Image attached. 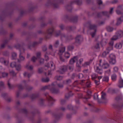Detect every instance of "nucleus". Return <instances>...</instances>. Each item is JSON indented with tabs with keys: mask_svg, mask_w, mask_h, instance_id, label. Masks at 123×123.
I'll list each match as a JSON object with an SVG mask.
<instances>
[{
	"mask_svg": "<svg viewBox=\"0 0 123 123\" xmlns=\"http://www.w3.org/2000/svg\"><path fill=\"white\" fill-rule=\"evenodd\" d=\"M56 82H55L51 84V85H48L43 86L41 88V90L44 91L46 89H49L52 93H56L59 92V90L58 89H56L54 88L56 84Z\"/></svg>",
	"mask_w": 123,
	"mask_h": 123,
	"instance_id": "obj_1",
	"label": "nucleus"
},
{
	"mask_svg": "<svg viewBox=\"0 0 123 123\" xmlns=\"http://www.w3.org/2000/svg\"><path fill=\"white\" fill-rule=\"evenodd\" d=\"M78 57L77 56H75L73 58L71 59L69 61V63L71 64H73L75 62H77L76 64L77 66L80 67L81 65V62L83 61V59L81 58L79 60V64H78Z\"/></svg>",
	"mask_w": 123,
	"mask_h": 123,
	"instance_id": "obj_2",
	"label": "nucleus"
},
{
	"mask_svg": "<svg viewBox=\"0 0 123 123\" xmlns=\"http://www.w3.org/2000/svg\"><path fill=\"white\" fill-rule=\"evenodd\" d=\"M114 8L113 7L110 8L109 12L106 11L103 12H102L98 13L97 14V16L98 17H100L102 14L106 15L108 17L109 16V15L111 14L113 12Z\"/></svg>",
	"mask_w": 123,
	"mask_h": 123,
	"instance_id": "obj_3",
	"label": "nucleus"
},
{
	"mask_svg": "<svg viewBox=\"0 0 123 123\" xmlns=\"http://www.w3.org/2000/svg\"><path fill=\"white\" fill-rule=\"evenodd\" d=\"M54 30V29L53 26L49 28L46 31V33L47 34L45 36V37L47 39L51 37V36L53 34Z\"/></svg>",
	"mask_w": 123,
	"mask_h": 123,
	"instance_id": "obj_4",
	"label": "nucleus"
},
{
	"mask_svg": "<svg viewBox=\"0 0 123 123\" xmlns=\"http://www.w3.org/2000/svg\"><path fill=\"white\" fill-rule=\"evenodd\" d=\"M99 65L100 67H101L103 69H106L108 68L109 65L108 62L104 60L102 61L101 59L100 60Z\"/></svg>",
	"mask_w": 123,
	"mask_h": 123,
	"instance_id": "obj_5",
	"label": "nucleus"
},
{
	"mask_svg": "<svg viewBox=\"0 0 123 123\" xmlns=\"http://www.w3.org/2000/svg\"><path fill=\"white\" fill-rule=\"evenodd\" d=\"M60 35L61 38L62 40H66L67 35L64 33H61V31L59 30L56 31L55 34V36L57 37Z\"/></svg>",
	"mask_w": 123,
	"mask_h": 123,
	"instance_id": "obj_6",
	"label": "nucleus"
},
{
	"mask_svg": "<svg viewBox=\"0 0 123 123\" xmlns=\"http://www.w3.org/2000/svg\"><path fill=\"white\" fill-rule=\"evenodd\" d=\"M109 57V63L112 64H115L116 62L115 56L113 54H111L110 55Z\"/></svg>",
	"mask_w": 123,
	"mask_h": 123,
	"instance_id": "obj_7",
	"label": "nucleus"
},
{
	"mask_svg": "<svg viewBox=\"0 0 123 123\" xmlns=\"http://www.w3.org/2000/svg\"><path fill=\"white\" fill-rule=\"evenodd\" d=\"M67 68V66L63 65L61 66L58 70L57 71L59 73L61 74H63L66 71Z\"/></svg>",
	"mask_w": 123,
	"mask_h": 123,
	"instance_id": "obj_8",
	"label": "nucleus"
},
{
	"mask_svg": "<svg viewBox=\"0 0 123 123\" xmlns=\"http://www.w3.org/2000/svg\"><path fill=\"white\" fill-rule=\"evenodd\" d=\"M44 95L46 97L47 99L49 101V103H51V104L49 105H52L53 103V102L55 101V99L50 96L47 92L45 93Z\"/></svg>",
	"mask_w": 123,
	"mask_h": 123,
	"instance_id": "obj_9",
	"label": "nucleus"
},
{
	"mask_svg": "<svg viewBox=\"0 0 123 123\" xmlns=\"http://www.w3.org/2000/svg\"><path fill=\"white\" fill-rule=\"evenodd\" d=\"M65 46H63L60 49L58 52V54L60 55V60L62 62L64 61V59L61 56V55L65 51Z\"/></svg>",
	"mask_w": 123,
	"mask_h": 123,
	"instance_id": "obj_10",
	"label": "nucleus"
},
{
	"mask_svg": "<svg viewBox=\"0 0 123 123\" xmlns=\"http://www.w3.org/2000/svg\"><path fill=\"white\" fill-rule=\"evenodd\" d=\"M97 26L95 25H89V28L91 29H94V31L92 32L90 34L92 37H93L96 34V28Z\"/></svg>",
	"mask_w": 123,
	"mask_h": 123,
	"instance_id": "obj_11",
	"label": "nucleus"
},
{
	"mask_svg": "<svg viewBox=\"0 0 123 123\" xmlns=\"http://www.w3.org/2000/svg\"><path fill=\"white\" fill-rule=\"evenodd\" d=\"M40 43V42H37L36 41L33 42L32 44H31L30 43H29L28 44V48L31 49V47H34L35 46Z\"/></svg>",
	"mask_w": 123,
	"mask_h": 123,
	"instance_id": "obj_12",
	"label": "nucleus"
},
{
	"mask_svg": "<svg viewBox=\"0 0 123 123\" xmlns=\"http://www.w3.org/2000/svg\"><path fill=\"white\" fill-rule=\"evenodd\" d=\"M95 72L99 74H101L103 73L102 70L101 69H100L98 66L97 65L96 66L94 67Z\"/></svg>",
	"mask_w": 123,
	"mask_h": 123,
	"instance_id": "obj_13",
	"label": "nucleus"
},
{
	"mask_svg": "<svg viewBox=\"0 0 123 123\" xmlns=\"http://www.w3.org/2000/svg\"><path fill=\"white\" fill-rule=\"evenodd\" d=\"M50 65L51 66L52 70H53L55 69V65L52 62H50L49 63H48L47 65L45 66V68H48L50 67ZM45 68L46 69V68Z\"/></svg>",
	"mask_w": 123,
	"mask_h": 123,
	"instance_id": "obj_14",
	"label": "nucleus"
},
{
	"mask_svg": "<svg viewBox=\"0 0 123 123\" xmlns=\"http://www.w3.org/2000/svg\"><path fill=\"white\" fill-rule=\"evenodd\" d=\"M115 34L119 38H120L123 36V31L121 30H119L116 32Z\"/></svg>",
	"mask_w": 123,
	"mask_h": 123,
	"instance_id": "obj_15",
	"label": "nucleus"
},
{
	"mask_svg": "<svg viewBox=\"0 0 123 123\" xmlns=\"http://www.w3.org/2000/svg\"><path fill=\"white\" fill-rule=\"evenodd\" d=\"M92 48L96 51H99L100 50V49L99 44L98 43H97L95 45L92 46Z\"/></svg>",
	"mask_w": 123,
	"mask_h": 123,
	"instance_id": "obj_16",
	"label": "nucleus"
},
{
	"mask_svg": "<svg viewBox=\"0 0 123 123\" xmlns=\"http://www.w3.org/2000/svg\"><path fill=\"white\" fill-rule=\"evenodd\" d=\"M123 6H119L117 7L116 12L118 14L120 15L122 14V12L120 10H122V8Z\"/></svg>",
	"mask_w": 123,
	"mask_h": 123,
	"instance_id": "obj_17",
	"label": "nucleus"
},
{
	"mask_svg": "<svg viewBox=\"0 0 123 123\" xmlns=\"http://www.w3.org/2000/svg\"><path fill=\"white\" fill-rule=\"evenodd\" d=\"M81 82L82 83H86V86L88 87H91V82L89 80H82Z\"/></svg>",
	"mask_w": 123,
	"mask_h": 123,
	"instance_id": "obj_18",
	"label": "nucleus"
},
{
	"mask_svg": "<svg viewBox=\"0 0 123 123\" xmlns=\"http://www.w3.org/2000/svg\"><path fill=\"white\" fill-rule=\"evenodd\" d=\"M118 86L120 88L123 87V80L120 77L119 80Z\"/></svg>",
	"mask_w": 123,
	"mask_h": 123,
	"instance_id": "obj_19",
	"label": "nucleus"
},
{
	"mask_svg": "<svg viewBox=\"0 0 123 123\" xmlns=\"http://www.w3.org/2000/svg\"><path fill=\"white\" fill-rule=\"evenodd\" d=\"M123 21V16H121L120 18H118L117 19V23L116 25H118L121 24Z\"/></svg>",
	"mask_w": 123,
	"mask_h": 123,
	"instance_id": "obj_20",
	"label": "nucleus"
},
{
	"mask_svg": "<svg viewBox=\"0 0 123 123\" xmlns=\"http://www.w3.org/2000/svg\"><path fill=\"white\" fill-rule=\"evenodd\" d=\"M101 94V99L103 100H105V102H104L105 103L108 100L106 98V93H103L102 92Z\"/></svg>",
	"mask_w": 123,
	"mask_h": 123,
	"instance_id": "obj_21",
	"label": "nucleus"
},
{
	"mask_svg": "<svg viewBox=\"0 0 123 123\" xmlns=\"http://www.w3.org/2000/svg\"><path fill=\"white\" fill-rule=\"evenodd\" d=\"M20 53L19 55V57L20 59H18V62H20L21 61H24L25 59V58L21 55V50H20Z\"/></svg>",
	"mask_w": 123,
	"mask_h": 123,
	"instance_id": "obj_22",
	"label": "nucleus"
},
{
	"mask_svg": "<svg viewBox=\"0 0 123 123\" xmlns=\"http://www.w3.org/2000/svg\"><path fill=\"white\" fill-rule=\"evenodd\" d=\"M123 44V42L121 43H117L115 45V47L117 49H120L122 48Z\"/></svg>",
	"mask_w": 123,
	"mask_h": 123,
	"instance_id": "obj_23",
	"label": "nucleus"
},
{
	"mask_svg": "<svg viewBox=\"0 0 123 123\" xmlns=\"http://www.w3.org/2000/svg\"><path fill=\"white\" fill-rule=\"evenodd\" d=\"M107 43V40L106 38L103 39L101 42V44L102 46L105 45Z\"/></svg>",
	"mask_w": 123,
	"mask_h": 123,
	"instance_id": "obj_24",
	"label": "nucleus"
},
{
	"mask_svg": "<svg viewBox=\"0 0 123 123\" xmlns=\"http://www.w3.org/2000/svg\"><path fill=\"white\" fill-rule=\"evenodd\" d=\"M0 62L2 63L5 65H7L8 63V62H6L5 59L3 58H0Z\"/></svg>",
	"mask_w": 123,
	"mask_h": 123,
	"instance_id": "obj_25",
	"label": "nucleus"
},
{
	"mask_svg": "<svg viewBox=\"0 0 123 123\" xmlns=\"http://www.w3.org/2000/svg\"><path fill=\"white\" fill-rule=\"evenodd\" d=\"M63 77L62 76L57 75L55 77V78L57 80L61 81Z\"/></svg>",
	"mask_w": 123,
	"mask_h": 123,
	"instance_id": "obj_26",
	"label": "nucleus"
},
{
	"mask_svg": "<svg viewBox=\"0 0 123 123\" xmlns=\"http://www.w3.org/2000/svg\"><path fill=\"white\" fill-rule=\"evenodd\" d=\"M75 39L78 41L82 42L83 40V38L81 36L78 35L76 37Z\"/></svg>",
	"mask_w": 123,
	"mask_h": 123,
	"instance_id": "obj_27",
	"label": "nucleus"
},
{
	"mask_svg": "<svg viewBox=\"0 0 123 123\" xmlns=\"http://www.w3.org/2000/svg\"><path fill=\"white\" fill-rule=\"evenodd\" d=\"M39 96V94L37 93H35L31 95V98L32 100L35 99Z\"/></svg>",
	"mask_w": 123,
	"mask_h": 123,
	"instance_id": "obj_28",
	"label": "nucleus"
},
{
	"mask_svg": "<svg viewBox=\"0 0 123 123\" xmlns=\"http://www.w3.org/2000/svg\"><path fill=\"white\" fill-rule=\"evenodd\" d=\"M73 95V94L71 92L66 94L65 95V98L66 99H68L70 97Z\"/></svg>",
	"mask_w": 123,
	"mask_h": 123,
	"instance_id": "obj_29",
	"label": "nucleus"
},
{
	"mask_svg": "<svg viewBox=\"0 0 123 123\" xmlns=\"http://www.w3.org/2000/svg\"><path fill=\"white\" fill-rule=\"evenodd\" d=\"M62 115V114H53V116L55 119H59L61 116Z\"/></svg>",
	"mask_w": 123,
	"mask_h": 123,
	"instance_id": "obj_30",
	"label": "nucleus"
},
{
	"mask_svg": "<svg viewBox=\"0 0 123 123\" xmlns=\"http://www.w3.org/2000/svg\"><path fill=\"white\" fill-rule=\"evenodd\" d=\"M81 43V42L75 39V41L74 43L73 44L76 46H78L80 45Z\"/></svg>",
	"mask_w": 123,
	"mask_h": 123,
	"instance_id": "obj_31",
	"label": "nucleus"
},
{
	"mask_svg": "<svg viewBox=\"0 0 123 123\" xmlns=\"http://www.w3.org/2000/svg\"><path fill=\"white\" fill-rule=\"evenodd\" d=\"M78 17L77 16H75L73 18L71 19V21L74 22H76L77 21Z\"/></svg>",
	"mask_w": 123,
	"mask_h": 123,
	"instance_id": "obj_32",
	"label": "nucleus"
},
{
	"mask_svg": "<svg viewBox=\"0 0 123 123\" xmlns=\"http://www.w3.org/2000/svg\"><path fill=\"white\" fill-rule=\"evenodd\" d=\"M26 68L28 70H31L33 69V66L32 65H28L27 64L26 66Z\"/></svg>",
	"mask_w": 123,
	"mask_h": 123,
	"instance_id": "obj_33",
	"label": "nucleus"
},
{
	"mask_svg": "<svg viewBox=\"0 0 123 123\" xmlns=\"http://www.w3.org/2000/svg\"><path fill=\"white\" fill-rule=\"evenodd\" d=\"M75 28L74 27L71 26H68L67 27L66 29L69 31H70L74 30Z\"/></svg>",
	"mask_w": 123,
	"mask_h": 123,
	"instance_id": "obj_34",
	"label": "nucleus"
},
{
	"mask_svg": "<svg viewBox=\"0 0 123 123\" xmlns=\"http://www.w3.org/2000/svg\"><path fill=\"white\" fill-rule=\"evenodd\" d=\"M74 37L73 36L70 35L67 36L66 41H70L73 39Z\"/></svg>",
	"mask_w": 123,
	"mask_h": 123,
	"instance_id": "obj_35",
	"label": "nucleus"
},
{
	"mask_svg": "<svg viewBox=\"0 0 123 123\" xmlns=\"http://www.w3.org/2000/svg\"><path fill=\"white\" fill-rule=\"evenodd\" d=\"M42 81L43 82H47L49 80V79L48 77L43 78L42 79Z\"/></svg>",
	"mask_w": 123,
	"mask_h": 123,
	"instance_id": "obj_36",
	"label": "nucleus"
},
{
	"mask_svg": "<svg viewBox=\"0 0 123 123\" xmlns=\"http://www.w3.org/2000/svg\"><path fill=\"white\" fill-rule=\"evenodd\" d=\"M113 48V47L109 46L106 48V50L107 52V53H109V52Z\"/></svg>",
	"mask_w": 123,
	"mask_h": 123,
	"instance_id": "obj_37",
	"label": "nucleus"
},
{
	"mask_svg": "<svg viewBox=\"0 0 123 123\" xmlns=\"http://www.w3.org/2000/svg\"><path fill=\"white\" fill-rule=\"evenodd\" d=\"M71 82V80L70 79H68L66 80H64L63 81V83L64 84H67L70 83Z\"/></svg>",
	"mask_w": 123,
	"mask_h": 123,
	"instance_id": "obj_38",
	"label": "nucleus"
},
{
	"mask_svg": "<svg viewBox=\"0 0 123 123\" xmlns=\"http://www.w3.org/2000/svg\"><path fill=\"white\" fill-rule=\"evenodd\" d=\"M118 38H119V37L115 34V35L111 38V40L112 41H115Z\"/></svg>",
	"mask_w": 123,
	"mask_h": 123,
	"instance_id": "obj_39",
	"label": "nucleus"
},
{
	"mask_svg": "<svg viewBox=\"0 0 123 123\" xmlns=\"http://www.w3.org/2000/svg\"><path fill=\"white\" fill-rule=\"evenodd\" d=\"M92 79V80H94L96 78L98 77V76L95 73H93L91 75Z\"/></svg>",
	"mask_w": 123,
	"mask_h": 123,
	"instance_id": "obj_40",
	"label": "nucleus"
},
{
	"mask_svg": "<svg viewBox=\"0 0 123 123\" xmlns=\"http://www.w3.org/2000/svg\"><path fill=\"white\" fill-rule=\"evenodd\" d=\"M17 54L14 52H13L12 53V59H13L16 57Z\"/></svg>",
	"mask_w": 123,
	"mask_h": 123,
	"instance_id": "obj_41",
	"label": "nucleus"
},
{
	"mask_svg": "<svg viewBox=\"0 0 123 123\" xmlns=\"http://www.w3.org/2000/svg\"><path fill=\"white\" fill-rule=\"evenodd\" d=\"M107 31L109 32H111L113 31V28L110 26H108L106 27Z\"/></svg>",
	"mask_w": 123,
	"mask_h": 123,
	"instance_id": "obj_42",
	"label": "nucleus"
},
{
	"mask_svg": "<svg viewBox=\"0 0 123 123\" xmlns=\"http://www.w3.org/2000/svg\"><path fill=\"white\" fill-rule=\"evenodd\" d=\"M112 80L113 81H115L116 80L117 78V76L115 74H113L111 76Z\"/></svg>",
	"mask_w": 123,
	"mask_h": 123,
	"instance_id": "obj_43",
	"label": "nucleus"
},
{
	"mask_svg": "<svg viewBox=\"0 0 123 123\" xmlns=\"http://www.w3.org/2000/svg\"><path fill=\"white\" fill-rule=\"evenodd\" d=\"M87 96H88V97H85L84 98L83 101L84 102H86L87 101V99L90 98L89 97L90 96V94H87Z\"/></svg>",
	"mask_w": 123,
	"mask_h": 123,
	"instance_id": "obj_44",
	"label": "nucleus"
},
{
	"mask_svg": "<svg viewBox=\"0 0 123 123\" xmlns=\"http://www.w3.org/2000/svg\"><path fill=\"white\" fill-rule=\"evenodd\" d=\"M59 44V42L58 40H57L55 41L54 44V46L55 47H57Z\"/></svg>",
	"mask_w": 123,
	"mask_h": 123,
	"instance_id": "obj_45",
	"label": "nucleus"
},
{
	"mask_svg": "<svg viewBox=\"0 0 123 123\" xmlns=\"http://www.w3.org/2000/svg\"><path fill=\"white\" fill-rule=\"evenodd\" d=\"M66 8L67 10L69 11H70L72 8V7L71 5L67 6L66 7Z\"/></svg>",
	"mask_w": 123,
	"mask_h": 123,
	"instance_id": "obj_46",
	"label": "nucleus"
},
{
	"mask_svg": "<svg viewBox=\"0 0 123 123\" xmlns=\"http://www.w3.org/2000/svg\"><path fill=\"white\" fill-rule=\"evenodd\" d=\"M98 95L97 93H95L94 94L93 96V99H94L97 100L98 101Z\"/></svg>",
	"mask_w": 123,
	"mask_h": 123,
	"instance_id": "obj_47",
	"label": "nucleus"
},
{
	"mask_svg": "<svg viewBox=\"0 0 123 123\" xmlns=\"http://www.w3.org/2000/svg\"><path fill=\"white\" fill-rule=\"evenodd\" d=\"M63 19L65 21L67 20H69V18L68 15H66L63 17Z\"/></svg>",
	"mask_w": 123,
	"mask_h": 123,
	"instance_id": "obj_48",
	"label": "nucleus"
},
{
	"mask_svg": "<svg viewBox=\"0 0 123 123\" xmlns=\"http://www.w3.org/2000/svg\"><path fill=\"white\" fill-rule=\"evenodd\" d=\"M109 53H107V52L106 51H104L102 53L101 56L103 57H106V55Z\"/></svg>",
	"mask_w": 123,
	"mask_h": 123,
	"instance_id": "obj_49",
	"label": "nucleus"
},
{
	"mask_svg": "<svg viewBox=\"0 0 123 123\" xmlns=\"http://www.w3.org/2000/svg\"><path fill=\"white\" fill-rule=\"evenodd\" d=\"M103 81L107 82L109 80V77L107 76H105L103 78Z\"/></svg>",
	"mask_w": 123,
	"mask_h": 123,
	"instance_id": "obj_50",
	"label": "nucleus"
},
{
	"mask_svg": "<svg viewBox=\"0 0 123 123\" xmlns=\"http://www.w3.org/2000/svg\"><path fill=\"white\" fill-rule=\"evenodd\" d=\"M8 41L7 40H5L4 43L2 44L1 45V48H3L5 46L6 44L7 43Z\"/></svg>",
	"mask_w": 123,
	"mask_h": 123,
	"instance_id": "obj_51",
	"label": "nucleus"
},
{
	"mask_svg": "<svg viewBox=\"0 0 123 123\" xmlns=\"http://www.w3.org/2000/svg\"><path fill=\"white\" fill-rule=\"evenodd\" d=\"M27 75L28 78L30 77L31 75V74L28 73L27 72H25L24 74V75L25 76L26 75Z\"/></svg>",
	"mask_w": 123,
	"mask_h": 123,
	"instance_id": "obj_52",
	"label": "nucleus"
},
{
	"mask_svg": "<svg viewBox=\"0 0 123 123\" xmlns=\"http://www.w3.org/2000/svg\"><path fill=\"white\" fill-rule=\"evenodd\" d=\"M16 66V63L15 62H12L11 63L10 66L12 68L15 67Z\"/></svg>",
	"mask_w": 123,
	"mask_h": 123,
	"instance_id": "obj_53",
	"label": "nucleus"
},
{
	"mask_svg": "<svg viewBox=\"0 0 123 123\" xmlns=\"http://www.w3.org/2000/svg\"><path fill=\"white\" fill-rule=\"evenodd\" d=\"M15 68L18 71L19 70L21 69V66L20 64H18L17 65H16Z\"/></svg>",
	"mask_w": 123,
	"mask_h": 123,
	"instance_id": "obj_54",
	"label": "nucleus"
},
{
	"mask_svg": "<svg viewBox=\"0 0 123 123\" xmlns=\"http://www.w3.org/2000/svg\"><path fill=\"white\" fill-rule=\"evenodd\" d=\"M70 54L68 52H66L65 53L64 55L65 57L66 58H68L70 56Z\"/></svg>",
	"mask_w": 123,
	"mask_h": 123,
	"instance_id": "obj_55",
	"label": "nucleus"
},
{
	"mask_svg": "<svg viewBox=\"0 0 123 123\" xmlns=\"http://www.w3.org/2000/svg\"><path fill=\"white\" fill-rule=\"evenodd\" d=\"M7 85L10 89H12L14 87L13 86L11 85L9 82V81H8V82Z\"/></svg>",
	"mask_w": 123,
	"mask_h": 123,
	"instance_id": "obj_56",
	"label": "nucleus"
},
{
	"mask_svg": "<svg viewBox=\"0 0 123 123\" xmlns=\"http://www.w3.org/2000/svg\"><path fill=\"white\" fill-rule=\"evenodd\" d=\"M66 102V100L65 99H61L60 100V103L61 105H63Z\"/></svg>",
	"mask_w": 123,
	"mask_h": 123,
	"instance_id": "obj_57",
	"label": "nucleus"
},
{
	"mask_svg": "<svg viewBox=\"0 0 123 123\" xmlns=\"http://www.w3.org/2000/svg\"><path fill=\"white\" fill-rule=\"evenodd\" d=\"M74 48V46L72 45H69L68 46V49L69 50H72Z\"/></svg>",
	"mask_w": 123,
	"mask_h": 123,
	"instance_id": "obj_58",
	"label": "nucleus"
},
{
	"mask_svg": "<svg viewBox=\"0 0 123 123\" xmlns=\"http://www.w3.org/2000/svg\"><path fill=\"white\" fill-rule=\"evenodd\" d=\"M80 1L79 0H74L72 2L71 4H73L74 3H76L78 4H79Z\"/></svg>",
	"mask_w": 123,
	"mask_h": 123,
	"instance_id": "obj_59",
	"label": "nucleus"
},
{
	"mask_svg": "<svg viewBox=\"0 0 123 123\" xmlns=\"http://www.w3.org/2000/svg\"><path fill=\"white\" fill-rule=\"evenodd\" d=\"M37 60V58L35 56H33L31 58V61L34 62Z\"/></svg>",
	"mask_w": 123,
	"mask_h": 123,
	"instance_id": "obj_60",
	"label": "nucleus"
},
{
	"mask_svg": "<svg viewBox=\"0 0 123 123\" xmlns=\"http://www.w3.org/2000/svg\"><path fill=\"white\" fill-rule=\"evenodd\" d=\"M8 75V74L7 73L4 72L2 73V76L4 77H6Z\"/></svg>",
	"mask_w": 123,
	"mask_h": 123,
	"instance_id": "obj_61",
	"label": "nucleus"
},
{
	"mask_svg": "<svg viewBox=\"0 0 123 123\" xmlns=\"http://www.w3.org/2000/svg\"><path fill=\"white\" fill-rule=\"evenodd\" d=\"M59 27L62 30H63L64 29V26L62 24H60L59 25Z\"/></svg>",
	"mask_w": 123,
	"mask_h": 123,
	"instance_id": "obj_62",
	"label": "nucleus"
},
{
	"mask_svg": "<svg viewBox=\"0 0 123 123\" xmlns=\"http://www.w3.org/2000/svg\"><path fill=\"white\" fill-rule=\"evenodd\" d=\"M41 53L40 52H37L36 53V55L37 57L38 58H39L40 56Z\"/></svg>",
	"mask_w": 123,
	"mask_h": 123,
	"instance_id": "obj_63",
	"label": "nucleus"
},
{
	"mask_svg": "<svg viewBox=\"0 0 123 123\" xmlns=\"http://www.w3.org/2000/svg\"><path fill=\"white\" fill-rule=\"evenodd\" d=\"M123 108V104L121 105H118L117 107L118 109L119 110H121Z\"/></svg>",
	"mask_w": 123,
	"mask_h": 123,
	"instance_id": "obj_64",
	"label": "nucleus"
}]
</instances>
